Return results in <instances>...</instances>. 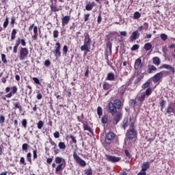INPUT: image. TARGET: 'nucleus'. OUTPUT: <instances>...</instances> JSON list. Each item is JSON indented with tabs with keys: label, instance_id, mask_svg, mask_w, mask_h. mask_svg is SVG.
I'll list each match as a JSON object with an SVG mask.
<instances>
[{
	"label": "nucleus",
	"instance_id": "nucleus-39",
	"mask_svg": "<svg viewBox=\"0 0 175 175\" xmlns=\"http://www.w3.org/2000/svg\"><path fill=\"white\" fill-rule=\"evenodd\" d=\"M85 174L86 175H92V169L89 168V169L85 170Z\"/></svg>",
	"mask_w": 175,
	"mask_h": 175
},
{
	"label": "nucleus",
	"instance_id": "nucleus-18",
	"mask_svg": "<svg viewBox=\"0 0 175 175\" xmlns=\"http://www.w3.org/2000/svg\"><path fill=\"white\" fill-rule=\"evenodd\" d=\"M153 64L157 66H159L161 65V59L158 57H153Z\"/></svg>",
	"mask_w": 175,
	"mask_h": 175
},
{
	"label": "nucleus",
	"instance_id": "nucleus-28",
	"mask_svg": "<svg viewBox=\"0 0 175 175\" xmlns=\"http://www.w3.org/2000/svg\"><path fill=\"white\" fill-rule=\"evenodd\" d=\"M97 114H98V117H101V116L103 114V110L102 109V107H98Z\"/></svg>",
	"mask_w": 175,
	"mask_h": 175
},
{
	"label": "nucleus",
	"instance_id": "nucleus-16",
	"mask_svg": "<svg viewBox=\"0 0 175 175\" xmlns=\"http://www.w3.org/2000/svg\"><path fill=\"white\" fill-rule=\"evenodd\" d=\"M139 36H140V33H139L138 31H135L132 33L130 39L132 40H136V39L139 38Z\"/></svg>",
	"mask_w": 175,
	"mask_h": 175
},
{
	"label": "nucleus",
	"instance_id": "nucleus-20",
	"mask_svg": "<svg viewBox=\"0 0 175 175\" xmlns=\"http://www.w3.org/2000/svg\"><path fill=\"white\" fill-rule=\"evenodd\" d=\"M91 43V39H90V36L88 33H85V43L84 44H90Z\"/></svg>",
	"mask_w": 175,
	"mask_h": 175
},
{
	"label": "nucleus",
	"instance_id": "nucleus-31",
	"mask_svg": "<svg viewBox=\"0 0 175 175\" xmlns=\"http://www.w3.org/2000/svg\"><path fill=\"white\" fill-rule=\"evenodd\" d=\"M144 99H146V94L143 93L139 97H138L137 100H139V102H144Z\"/></svg>",
	"mask_w": 175,
	"mask_h": 175
},
{
	"label": "nucleus",
	"instance_id": "nucleus-44",
	"mask_svg": "<svg viewBox=\"0 0 175 175\" xmlns=\"http://www.w3.org/2000/svg\"><path fill=\"white\" fill-rule=\"evenodd\" d=\"M151 47H152V45L151 44H145L144 46V49L146 50V51L151 50Z\"/></svg>",
	"mask_w": 175,
	"mask_h": 175
},
{
	"label": "nucleus",
	"instance_id": "nucleus-23",
	"mask_svg": "<svg viewBox=\"0 0 175 175\" xmlns=\"http://www.w3.org/2000/svg\"><path fill=\"white\" fill-rule=\"evenodd\" d=\"M62 166H64V163H61L59 164L56 169H55V173H57V174H58L59 173V172H61V170H62L64 168H62Z\"/></svg>",
	"mask_w": 175,
	"mask_h": 175
},
{
	"label": "nucleus",
	"instance_id": "nucleus-19",
	"mask_svg": "<svg viewBox=\"0 0 175 175\" xmlns=\"http://www.w3.org/2000/svg\"><path fill=\"white\" fill-rule=\"evenodd\" d=\"M14 109L16 110V109H18V110L20 111H21V110H23V107H21V105H20V103L16 102V103H14Z\"/></svg>",
	"mask_w": 175,
	"mask_h": 175
},
{
	"label": "nucleus",
	"instance_id": "nucleus-33",
	"mask_svg": "<svg viewBox=\"0 0 175 175\" xmlns=\"http://www.w3.org/2000/svg\"><path fill=\"white\" fill-rule=\"evenodd\" d=\"M140 12H135V13H134V16H133V17H134V18H135V20H139V18H140Z\"/></svg>",
	"mask_w": 175,
	"mask_h": 175
},
{
	"label": "nucleus",
	"instance_id": "nucleus-24",
	"mask_svg": "<svg viewBox=\"0 0 175 175\" xmlns=\"http://www.w3.org/2000/svg\"><path fill=\"white\" fill-rule=\"evenodd\" d=\"M106 53L107 55H111V44L107 45Z\"/></svg>",
	"mask_w": 175,
	"mask_h": 175
},
{
	"label": "nucleus",
	"instance_id": "nucleus-37",
	"mask_svg": "<svg viewBox=\"0 0 175 175\" xmlns=\"http://www.w3.org/2000/svg\"><path fill=\"white\" fill-rule=\"evenodd\" d=\"M43 125H44L43 121L40 120L37 124V126L38 129H42L43 128Z\"/></svg>",
	"mask_w": 175,
	"mask_h": 175
},
{
	"label": "nucleus",
	"instance_id": "nucleus-3",
	"mask_svg": "<svg viewBox=\"0 0 175 175\" xmlns=\"http://www.w3.org/2000/svg\"><path fill=\"white\" fill-rule=\"evenodd\" d=\"M73 158L77 163L80 165V166H87V163H85V161L83 160L79 155H77V153L76 152H74L73 153Z\"/></svg>",
	"mask_w": 175,
	"mask_h": 175
},
{
	"label": "nucleus",
	"instance_id": "nucleus-47",
	"mask_svg": "<svg viewBox=\"0 0 175 175\" xmlns=\"http://www.w3.org/2000/svg\"><path fill=\"white\" fill-rule=\"evenodd\" d=\"M8 24H9V18H6L5 21L3 23V27L6 28V27H8Z\"/></svg>",
	"mask_w": 175,
	"mask_h": 175
},
{
	"label": "nucleus",
	"instance_id": "nucleus-5",
	"mask_svg": "<svg viewBox=\"0 0 175 175\" xmlns=\"http://www.w3.org/2000/svg\"><path fill=\"white\" fill-rule=\"evenodd\" d=\"M167 74V71L164 70L161 71L160 72H158L157 74L154 75V77H152V80L153 83H158L161 79L163 77V75Z\"/></svg>",
	"mask_w": 175,
	"mask_h": 175
},
{
	"label": "nucleus",
	"instance_id": "nucleus-64",
	"mask_svg": "<svg viewBox=\"0 0 175 175\" xmlns=\"http://www.w3.org/2000/svg\"><path fill=\"white\" fill-rule=\"evenodd\" d=\"M33 33L35 35H38V27L35 26L33 28Z\"/></svg>",
	"mask_w": 175,
	"mask_h": 175
},
{
	"label": "nucleus",
	"instance_id": "nucleus-4",
	"mask_svg": "<svg viewBox=\"0 0 175 175\" xmlns=\"http://www.w3.org/2000/svg\"><path fill=\"white\" fill-rule=\"evenodd\" d=\"M116 137V134L113 132L107 133L105 135V143L106 144H111L113 143V140Z\"/></svg>",
	"mask_w": 175,
	"mask_h": 175
},
{
	"label": "nucleus",
	"instance_id": "nucleus-46",
	"mask_svg": "<svg viewBox=\"0 0 175 175\" xmlns=\"http://www.w3.org/2000/svg\"><path fill=\"white\" fill-rule=\"evenodd\" d=\"M70 139H72V143H74L75 144H76L77 143V140L76 139V137H75L73 135H70Z\"/></svg>",
	"mask_w": 175,
	"mask_h": 175
},
{
	"label": "nucleus",
	"instance_id": "nucleus-56",
	"mask_svg": "<svg viewBox=\"0 0 175 175\" xmlns=\"http://www.w3.org/2000/svg\"><path fill=\"white\" fill-rule=\"evenodd\" d=\"M22 125L24 128H27V120L24 119L22 121Z\"/></svg>",
	"mask_w": 175,
	"mask_h": 175
},
{
	"label": "nucleus",
	"instance_id": "nucleus-15",
	"mask_svg": "<svg viewBox=\"0 0 175 175\" xmlns=\"http://www.w3.org/2000/svg\"><path fill=\"white\" fill-rule=\"evenodd\" d=\"M70 21V16H64L62 19V25L63 26L68 25V23H69Z\"/></svg>",
	"mask_w": 175,
	"mask_h": 175
},
{
	"label": "nucleus",
	"instance_id": "nucleus-32",
	"mask_svg": "<svg viewBox=\"0 0 175 175\" xmlns=\"http://www.w3.org/2000/svg\"><path fill=\"white\" fill-rule=\"evenodd\" d=\"M145 94H146V96H150V95H151V94H152V89H151V88H148L146 90Z\"/></svg>",
	"mask_w": 175,
	"mask_h": 175
},
{
	"label": "nucleus",
	"instance_id": "nucleus-38",
	"mask_svg": "<svg viewBox=\"0 0 175 175\" xmlns=\"http://www.w3.org/2000/svg\"><path fill=\"white\" fill-rule=\"evenodd\" d=\"M127 127H128V119H126V120H124L123 124H122V128L124 129H126Z\"/></svg>",
	"mask_w": 175,
	"mask_h": 175
},
{
	"label": "nucleus",
	"instance_id": "nucleus-2",
	"mask_svg": "<svg viewBox=\"0 0 175 175\" xmlns=\"http://www.w3.org/2000/svg\"><path fill=\"white\" fill-rule=\"evenodd\" d=\"M136 135H137V133H136V130H135V129H131L127 131L126 134V136L127 137V142H131V140H133Z\"/></svg>",
	"mask_w": 175,
	"mask_h": 175
},
{
	"label": "nucleus",
	"instance_id": "nucleus-13",
	"mask_svg": "<svg viewBox=\"0 0 175 175\" xmlns=\"http://www.w3.org/2000/svg\"><path fill=\"white\" fill-rule=\"evenodd\" d=\"M142 172H147V170H148V169H150V162H144L142 163Z\"/></svg>",
	"mask_w": 175,
	"mask_h": 175
},
{
	"label": "nucleus",
	"instance_id": "nucleus-22",
	"mask_svg": "<svg viewBox=\"0 0 175 175\" xmlns=\"http://www.w3.org/2000/svg\"><path fill=\"white\" fill-rule=\"evenodd\" d=\"M103 90H105V91H107L110 90V88H111V86L107 82H104L103 85Z\"/></svg>",
	"mask_w": 175,
	"mask_h": 175
},
{
	"label": "nucleus",
	"instance_id": "nucleus-40",
	"mask_svg": "<svg viewBox=\"0 0 175 175\" xmlns=\"http://www.w3.org/2000/svg\"><path fill=\"white\" fill-rule=\"evenodd\" d=\"M124 154H125L126 157H127V158H129V159H131V158H132V154H131L129 151H128L126 150H124Z\"/></svg>",
	"mask_w": 175,
	"mask_h": 175
},
{
	"label": "nucleus",
	"instance_id": "nucleus-41",
	"mask_svg": "<svg viewBox=\"0 0 175 175\" xmlns=\"http://www.w3.org/2000/svg\"><path fill=\"white\" fill-rule=\"evenodd\" d=\"M150 87V82L147 81L144 85H142V88L146 90V88H148Z\"/></svg>",
	"mask_w": 175,
	"mask_h": 175
},
{
	"label": "nucleus",
	"instance_id": "nucleus-10",
	"mask_svg": "<svg viewBox=\"0 0 175 175\" xmlns=\"http://www.w3.org/2000/svg\"><path fill=\"white\" fill-rule=\"evenodd\" d=\"M158 69L154 65H148V69H147V72L148 74L154 73V72H157Z\"/></svg>",
	"mask_w": 175,
	"mask_h": 175
},
{
	"label": "nucleus",
	"instance_id": "nucleus-50",
	"mask_svg": "<svg viewBox=\"0 0 175 175\" xmlns=\"http://www.w3.org/2000/svg\"><path fill=\"white\" fill-rule=\"evenodd\" d=\"M53 135H54V137L55 139H58L59 137V132L58 131H55L54 133H53Z\"/></svg>",
	"mask_w": 175,
	"mask_h": 175
},
{
	"label": "nucleus",
	"instance_id": "nucleus-62",
	"mask_svg": "<svg viewBox=\"0 0 175 175\" xmlns=\"http://www.w3.org/2000/svg\"><path fill=\"white\" fill-rule=\"evenodd\" d=\"M44 65L45 66H46V68H48V66H50V60H46L44 62Z\"/></svg>",
	"mask_w": 175,
	"mask_h": 175
},
{
	"label": "nucleus",
	"instance_id": "nucleus-29",
	"mask_svg": "<svg viewBox=\"0 0 175 175\" xmlns=\"http://www.w3.org/2000/svg\"><path fill=\"white\" fill-rule=\"evenodd\" d=\"M28 144H23L22 146L23 151H24L25 152H28Z\"/></svg>",
	"mask_w": 175,
	"mask_h": 175
},
{
	"label": "nucleus",
	"instance_id": "nucleus-17",
	"mask_svg": "<svg viewBox=\"0 0 175 175\" xmlns=\"http://www.w3.org/2000/svg\"><path fill=\"white\" fill-rule=\"evenodd\" d=\"M122 117V115H121V113H118V115H116L114 117V121H115V122H113L114 125H117V124H118V122H120Z\"/></svg>",
	"mask_w": 175,
	"mask_h": 175
},
{
	"label": "nucleus",
	"instance_id": "nucleus-7",
	"mask_svg": "<svg viewBox=\"0 0 175 175\" xmlns=\"http://www.w3.org/2000/svg\"><path fill=\"white\" fill-rule=\"evenodd\" d=\"M160 69H167V70H169L167 71V73L165 75H169V74L174 75L175 73L174 67L169 64H162L160 67Z\"/></svg>",
	"mask_w": 175,
	"mask_h": 175
},
{
	"label": "nucleus",
	"instance_id": "nucleus-34",
	"mask_svg": "<svg viewBox=\"0 0 175 175\" xmlns=\"http://www.w3.org/2000/svg\"><path fill=\"white\" fill-rule=\"evenodd\" d=\"M1 61L3 62V64H8V59H6V55L1 54Z\"/></svg>",
	"mask_w": 175,
	"mask_h": 175
},
{
	"label": "nucleus",
	"instance_id": "nucleus-54",
	"mask_svg": "<svg viewBox=\"0 0 175 175\" xmlns=\"http://www.w3.org/2000/svg\"><path fill=\"white\" fill-rule=\"evenodd\" d=\"M33 159H38V153L36 150L33 151Z\"/></svg>",
	"mask_w": 175,
	"mask_h": 175
},
{
	"label": "nucleus",
	"instance_id": "nucleus-21",
	"mask_svg": "<svg viewBox=\"0 0 175 175\" xmlns=\"http://www.w3.org/2000/svg\"><path fill=\"white\" fill-rule=\"evenodd\" d=\"M65 161V159H62V157H57L55 159V163L61 165L62 162Z\"/></svg>",
	"mask_w": 175,
	"mask_h": 175
},
{
	"label": "nucleus",
	"instance_id": "nucleus-12",
	"mask_svg": "<svg viewBox=\"0 0 175 175\" xmlns=\"http://www.w3.org/2000/svg\"><path fill=\"white\" fill-rule=\"evenodd\" d=\"M81 51H85V54L87 55V53H90V50H91V46L90 44H83L81 46Z\"/></svg>",
	"mask_w": 175,
	"mask_h": 175
},
{
	"label": "nucleus",
	"instance_id": "nucleus-9",
	"mask_svg": "<svg viewBox=\"0 0 175 175\" xmlns=\"http://www.w3.org/2000/svg\"><path fill=\"white\" fill-rule=\"evenodd\" d=\"M175 114V107H173L172 105L167 106L165 111V114Z\"/></svg>",
	"mask_w": 175,
	"mask_h": 175
},
{
	"label": "nucleus",
	"instance_id": "nucleus-14",
	"mask_svg": "<svg viewBox=\"0 0 175 175\" xmlns=\"http://www.w3.org/2000/svg\"><path fill=\"white\" fill-rule=\"evenodd\" d=\"M61 45L60 44H57V46L56 47L54 53H55V57H56V58H58L59 57H61Z\"/></svg>",
	"mask_w": 175,
	"mask_h": 175
},
{
	"label": "nucleus",
	"instance_id": "nucleus-6",
	"mask_svg": "<svg viewBox=\"0 0 175 175\" xmlns=\"http://www.w3.org/2000/svg\"><path fill=\"white\" fill-rule=\"evenodd\" d=\"M29 51L27 48H21L19 53V59L24 61L28 57Z\"/></svg>",
	"mask_w": 175,
	"mask_h": 175
},
{
	"label": "nucleus",
	"instance_id": "nucleus-26",
	"mask_svg": "<svg viewBox=\"0 0 175 175\" xmlns=\"http://www.w3.org/2000/svg\"><path fill=\"white\" fill-rule=\"evenodd\" d=\"M107 80H109V81H114V74L113 73H109L107 75Z\"/></svg>",
	"mask_w": 175,
	"mask_h": 175
},
{
	"label": "nucleus",
	"instance_id": "nucleus-49",
	"mask_svg": "<svg viewBox=\"0 0 175 175\" xmlns=\"http://www.w3.org/2000/svg\"><path fill=\"white\" fill-rule=\"evenodd\" d=\"M31 157H32V154H31V152L27 153V158L29 162H31Z\"/></svg>",
	"mask_w": 175,
	"mask_h": 175
},
{
	"label": "nucleus",
	"instance_id": "nucleus-48",
	"mask_svg": "<svg viewBox=\"0 0 175 175\" xmlns=\"http://www.w3.org/2000/svg\"><path fill=\"white\" fill-rule=\"evenodd\" d=\"M165 103H166V101L165 100H163L162 102L160 103V106L161 107V111L165 107Z\"/></svg>",
	"mask_w": 175,
	"mask_h": 175
},
{
	"label": "nucleus",
	"instance_id": "nucleus-11",
	"mask_svg": "<svg viewBox=\"0 0 175 175\" xmlns=\"http://www.w3.org/2000/svg\"><path fill=\"white\" fill-rule=\"evenodd\" d=\"M142 66H143V64H142V59L140 58L137 59L135 62V66H134L135 69L136 70L140 69Z\"/></svg>",
	"mask_w": 175,
	"mask_h": 175
},
{
	"label": "nucleus",
	"instance_id": "nucleus-63",
	"mask_svg": "<svg viewBox=\"0 0 175 175\" xmlns=\"http://www.w3.org/2000/svg\"><path fill=\"white\" fill-rule=\"evenodd\" d=\"M137 175H147V173L145 171H142L141 170V172H139Z\"/></svg>",
	"mask_w": 175,
	"mask_h": 175
},
{
	"label": "nucleus",
	"instance_id": "nucleus-55",
	"mask_svg": "<svg viewBox=\"0 0 175 175\" xmlns=\"http://www.w3.org/2000/svg\"><path fill=\"white\" fill-rule=\"evenodd\" d=\"M68 53V46L65 45L63 48V54H66Z\"/></svg>",
	"mask_w": 175,
	"mask_h": 175
},
{
	"label": "nucleus",
	"instance_id": "nucleus-45",
	"mask_svg": "<svg viewBox=\"0 0 175 175\" xmlns=\"http://www.w3.org/2000/svg\"><path fill=\"white\" fill-rule=\"evenodd\" d=\"M130 105H131L132 107H135V106H136V100H131V101H130Z\"/></svg>",
	"mask_w": 175,
	"mask_h": 175
},
{
	"label": "nucleus",
	"instance_id": "nucleus-51",
	"mask_svg": "<svg viewBox=\"0 0 175 175\" xmlns=\"http://www.w3.org/2000/svg\"><path fill=\"white\" fill-rule=\"evenodd\" d=\"M51 10L52 12H59V9H58V8L57 7H54V6H51Z\"/></svg>",
	"mask_w": 175,
	"mask_h": 175
},
{
	"label": "nucleus",
	"instance_id": "nucleus-30",
	"mask_svg": "<svg viewBox=\"0 0 175 175\" xmlns=\"http://www.w3.org/2000/svg\"><path fill=\"white\" fill-rule=\"evenodd\" d=\"M58 146L60 150H65L66 148V145L64 142H59Z\"/></svg>",
	"mask_w": 175,
	"mask_h": 175
},
{
	"label": "nucleus",
	"instance_id": "nucleus-36",
	"mask_svg": "<svg viewBox=\"0 0 175 175\" xmlns=\"http://www.w3.org/2000/svg\"><path fill=\"white\" fill-rule=\"evenodd\" d=\"M83 129L84 131H88V132L90 133L92 132V129H91L90 127L85 124H83Z\"/></svg>",
	"mask_w": 175,
	"mask_h": 175
},
{
	"label": "nucleus",
	"instance_id": "nucleus-42",
	"mask_svg": "<svg viewBox=\"0 0 175 175\" xmlns=\"http://www.w3.org/2000/svg\"><path fill=\"white\" fill-rule=\"evenodd\" d=\"M32 80L34 81V83H36V84H38V85H40V84H42L40 83V81H39V79L36 78V77H33Z\"/></svg>",
	"mask_w": 175,
	"mask_h": 175
},
{
	"label": "nucleus",
	"instance_id": "nucleus-52",
	"mask_svg": "<svg viewBox=\"0 0 175 175\" xmlns=\"http://www.w3.org/2000/svg\"><path fill=\"white\" fill-rule=\"evenodd\" d=\"M161 38L162 40H166V39H167V36L166 34L162 33L161 35Z\"/></svg>",
	"mask_w": 175,
	"mask_h": 175
},
{
	"label": "nucleus",
	"instance_id": "nucleus-1",
	"mask_svg": "<svg viewBox=\"0 0 175 175\" xmlns=\"http://www.w3.org/2000/svg\"><path fill=\"white\" fill-rule=\"evenodd\" d=\"M120 109H121V100L119 99H116L113 103L110 102L108 104V111L112 116H116L117 110H120Z\"/></svg>",
	"mask_w": 175,
	"mask_h": 175
},
{
	"label": "nucleus",
	"instance_id": "nucleus-27",
	"mask_svg": "<svg viewBox=\"0 0 175 175\" xmlns=\"http://www.w3.org/2000/svg\"><path fill=\"white\" fill-rule=\"evenodd\" d=\"M109 118V116L107 115H104L101 119V122L103 124H107V120Z\"/></svg>",
	"mask_w": 175,
	"mask_h": 175
},
{
	"label": "nucleus",
	"instance_id": "nucleus-61",
	"mask_svg": "<svg viewBox=\"0 0 175 175\" xmlns=\"http://www.w3.org/2000/svg\"><path fill=\"white\" fill-rule=\"evenodd\" d=\"M36 98H37V99L40 100V99H42V98H43V96H42V94L39 93L37 94Z\"/></svg>",
	"mask_w": 175,
	"mask_h": 175
},
{
	"label": "nucleus",
	"instance_id": "nucleus-53",
	"mask_svg": "<svg viewBox=\"0 0 175 175\" xmlns=\"http://www.w3.org/2000/svg\"><path fill=\"white\" fill-rule=\"evenodd\" d=\"M3 122H5V116H3V115H1L0 116V123L3 124Z\"/></svg>",
	"mask_w": 175,
	"mask_h": 175
},
{
	"label": "nucleus",
	"instance_id": "nucleus-43",
	"mask_svg": "<svg viewBox=\"0 0 175 175\" xmlns=\"http://www.w3.org/2000/svg\"><path fill=\"white\" fill-rule=\"evenodd\" d=\"M131 51H136V50H139V45L134 44L133 47L131 49Z\"/></svg>",
	"mask_w": 175,
	"mask_h": 175
},
{
	"label": "nucleus",
	"instance_id": "nucleus-8",
	"mask_svg": "<svg viewBox=\"0 0 175 175\" xmlns=\"http://www.w3.org/2000/svg\"><path fill=\"white\" fill-rule=\"evenodd\" d=\"M106 159L109 161V162H120V161H121V158L120 157H117L115 156H110L109 154H106Z\"/></svg>",
	"mask_w": 175,
	"mask_h": 175
},
{
	"label": "nucleus",
	"instance_id": "nucleus-35",
	"mask_svg": "<svg viewBox=\"0 0 175 175\" xmlns=\"http://www.w3.org/2000/svg\"><path fill=\"white\" fill-rule=\"evenodd\" d=\"M16 43L17 44H25V40H24V39L18 38Z\"/></svg>",
	"mask_w": 175,
	"mask_h": 175
},
{
	"label": "nucleus",
	"instance_id": "nucleus-25",
	"mask_svg": "<svg viewBox=\"0 0 175 175\" xmlns=\"http://www.w3.org/2000/svg\"><path fill=\"white\" fill-rule=\"evenodd\" d=\"M126 90V86L123 85L121 88H120L119 93L120 94V95H124V94H125Z\"/></svg>",
	"mask_w": 175,
	"mask_h": 175
},
{
	"label": "nucleus",
	"instance_id": "nucleus-58",
	"mask_svg": "<svg viewBox=\"0 0 175 175\" xmlns=\"http://www.w3.org/2000/svg\"><path fill=\"white\" fill-rule=\"evenodd\" d=\"M163 53L165 55L167 54V47L166 46L163 47Z\"/></svg>",
	"mask_w": 175,
	"mask_h": 175
},
{
	"label": "nucleus",
	"instance_id": "nucleus-57",
	"mask_svg": "<svg viewBox=\"0 0 175 175\" xmlns=\"http://www.w3.org/2000/svg\"><path fill=\"white\" fill-rule=\"evenodd\" d=\"M12 93L16 94L17 92V86H13L12 88Z\"/></svg>",
	"mask_w": 175,
	"mask_h": 175
},
{
	"label": "nucleus",
	"instance_id": "nucleus-59",
	"mask_svg": "<svg viewBox=\"0 0 175 175\" xmlns=\"http://www.w3.org/2000/svg\"><path fill=\"white\" fill-rule=\"evenodd\" d=\"M85 9L86 10H92V6L91 5H87Z\"/></svg>",
	"mask_w": 175,
	"mask_h": 175
},
{
	"label": "nucleus",
	"instance_id": "nucleus-60",
	"mask_svg": "<svg viewBox=\"0 0 175 175\" xmlns=\"http://www.w3.org/2000/svg\"><path fill=\"white\" fill-rule=\"evenodd\" d=\"M53 38H58V31L55 30L53 31Z\"/></svg>",
	"mask_w": 175,
	"mask_h": 175
}]
</instances>
